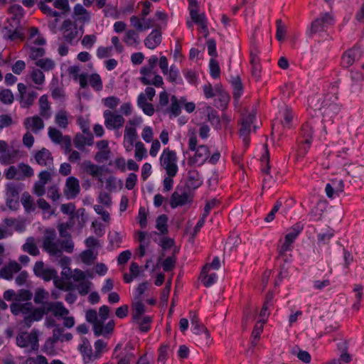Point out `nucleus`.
Here are the masks:
<instances>
[{
    "label": "nucleus",
    "mask_w": 364,
    "mask_h": 364,
    "mask_svg": "<svg viewBox=\"0 0 364 364\" xmlns=\"http://www.w3.org/2000/svg\"><path fill=\"white\" fill-rule=\"evenodd\" d=\"M334 24L335 18L331 12L321 13L317 18L312 21L310 26L307 28L306 36L309 38H313L316 34L326 32Z\"/></svg>",
    "instance_id": "nucleus-1"
},
{
    "label": "nucleus",
    "mask_w": 364,
    "mask_h": 364,
    "mask_svg": "<svg viewBox=\"0 0 364 364\" xmlns=\"http://www.w3.org/2000/svg\"><path fill=\"white\" fill-rule=\"evenodd\" d=\"M103 116L105 127L109 130L119 129L124 123V119L122 115L114 114L109 110H105Z\"/></svg>",
    "instance_id": "nucleus-10"
},
{
    "label": "nucleus",
    "mask_w": 364,
    "mask_h": 364,
    "mask_svg": "<svg viewBox=\"0 0 364 364\" xmlns=\"http://www.w3.org/2000/svg\"><path fill=\"white\" fill-rule=\"evenodd\" d=\"M210 75L213 79H218L220 76V68L218 62L212 58L209 62Z\"/></svg>",
    "instance_id": "nucleus-54"
},
{
    "label": "nucleus",
    "mask_w": 364,
    "mask_h": 364,
    "mask_svg": "<svg viewBox=\"0 0 364 364\" xmlns=\"http://www.w3.org/2000/svg\"><path fill=\"white\" fill-rule=\"evenodd\" d=\"M21 201L25 210L28 212L33 211L35 209L33 200L28 192L22 194Z\"/></svg>",
    "instance_id": "nucleus-51"
},
{
    "label": "nucleus",
    "mask_w": 364,
    "mask_h": 364,
    "mask_svg": "<svg viewBox=\"0 0 364 364\" xmlns=\"http://www.w3.org/2000/svg\"><path fill=\"white\" fill-rule=\"evenodd\" d=\"M124 42L128 46L136 47L140 43L138 33L134 30H128L124 35Z\"/></svg>",
    "instance_id": "nucleus-36"
},
{
    "label": "nucleus",
    "mask_w": 364,
    "mask_h": 364,
    "mask_svg": "<svg viewBox=\"0 0 364 364\" xmlns=\"http://www.w3.org/2000/svg\"><path fill=\"white\" fill-rule=\"evenodd\" d=\"M74 17L75 21H79L84 25L90 20V14L82 5L77 4L74 6L73 9Z\"/></svg>",
    "instance_id": "nucleus-29"
},
{
    "label": "nucleus",
    "mask_w": 364,
    "mask_h": 364,
    "mask_svg": "<svg viewBox=\"0 0 364 364\" xmlns=\"http://www.w3.org/2000/svg\"><path fill=\"white\" fill-rule=\"evenodd\" d=\"M209 266L205 265L200 272V279L205 287H210L218 281V275L215 272L209 273Z\"/></svg>",
    "instance_id": "nucleus-26"
},
{
    "label": "nucleus",
    "mask_w": 364,
    "mask_h": 364,
    "mask_svg": "<svg viewBox=\"0 0 364 364\" xmlns=\"http://www.w3.org/2000/svg\"><path fill=\"white\" fill-rule=\"evenodd\" d=\"M49 297V293L43 289H37L35 292L33 301L36 304H46V300Z\"/></svg>",
    "instance_id": "nucleus-47"
},
{
    "label": "nucleus",
    "mask_w": 364,
    "mask_h": 364,
    "mask_svg": "<svg viewBox=\"0 0 364 364\" xmlns=\"http://www.w3.org/2000/svg\"><path fill=\"white\" fill-rule=\"evenodd\" d=\"M195 155L191 158V163L198 166L203 165L209 158L210 151L207 146L200 145L195 150Z\"/></svg>",
    "instance_id": "nucleus-17"
},
{
    "label": "nucleus",
    "mask_w": 364,
    "mask_h": 364,
    "mask_svg": "<svg viewBox=\"0 0 364 364\" xmlns=\"http://www.w3.org/2000/svg\"><path fill=\"white\" fill-rule=\"evenodd\" d=\"M168 217L163 214L160 215L156 220V228L159 231V233L154 231L151 233V237L155 242H157V240L155 236L161 235H166L168 232Z\"/></svg>",
    "instance_id": "nucleus-21"
},
{
    "label": "nucleus",
    "mask_w": 364,
    "mask_h": 364,
    "mask_svg": "<svg viewBox=\"0 0 364 364\" xmlns=\"http://www.w3.org/2000/svg\"><path fill=\"white\" fill-rule=\"evenodd\" d=\"M21 156L20 151L11 146L3 155H0V163L4 165L14 164L18 161Z\"/></svg>",
    "instance_id": "nucleus-19"
},
{
    "label": "nucleus",
    "mask_w": 364,
    "mask_h": 364,
    "mask_svg": "<svg viewBox=\"0 0 364 364\" xmlns=\"http://www.w3.org/2000/svg\"><path fill=\"white\" fill-rule=\"evenodd\" d=\"M43 248L49 255L56 256L61 252L59 240H56V232L53 229L46 230L43 240Z\"/></svg>",
    "instance_id": "nucleus-6"
},
{
    "label": "nucleus",
    "mask_w": 364,
    "mask_h": 364,
    "mask_svg": "<svg viewBox=\"0 0 364 364\" xmlns=\"http://www.w3.org/2000/svg\"><path fill=\"white\" fill-rule=\"evenodd\" d=\"M277 26V32H276V38L279 41H282L284 38V36L286 33V27L284 24L282 23L281 19H277L276 21Z\"/></svg>",
    "instance_id": "nucleus-63"
},
{
    "label": "nucleus",
    "mask_w": 364,
    "mask_h": 364,
    "mask_svg": "<svg viewBox=\"0 0 364 364\" xmlns=\"http://www.w3.org/2000/svg\"><path fill=\"white\" fill-rule=\"evenodd\" d=\"M55 122L60 127V128H66L68 124V114L65 110H60L57 112L55 117Z\"/></svg>",
    "instance_id": "nucleus-50"
},
{
    "label": "nucleus",
    "mask_w": 364,
    "mask_h": 364,
    "mask_svg": "<svg viewBox=\"0 0 364 364\" xmlns=\"http://www.w3.org/2000/svg\"><path fill=\"white\" fill-rule=\"evenodd\" d=\"M23 29L21 24L11 23L4 28L3 32L4 38L11 41H15L17 39L23 40L24 34Z\"/></svg>",
    "instance_id": "nucleus-14"
},
{
    "label": "nucleus",
    "mask_w": 364,
    "mask_h": 364,
    "mask_svg": "<svg viewBox=\"0 0 364 364\" xmlns=\"http://www.w3.org/2000/svg\"><path fill=\"white\" fill-rule=\"evenodd\" d=\"M161 32L159 29H154L144 39L145 46L151 50L155 49L161 43Z\"/></svg>",
    "instance_id": "nucleus-23"
},
{
    "label": "nucleus",
    "mask_w": 364,
    "mask_h": 364,
    "mask_svg": "<svg viewBox=\"0 0 364 364\" xmlns=\"http://www.w3.org/2000/svg\"><path fill=\"white\" fill-rule=\"evenodd\" d=\"M303 230L304 225L301 222H298L290 228L289 232L285 235V237L289 240L294 242Z\"/></svg>",
    "instance_id": "nucleus-41"
},
{
    "label": "nucleus",
    "mask_w": 364,
    "mask_h": 364,
    "mask_svg": "<svg viewBox=\"0 0 364 364\" xmlns=\"http://www.w3.org/2000/svg\"><path fill=\"white\" fill-rule=\"evenodd\" d=\"M192 200L193 196L190 191H182L181 193L178 192V206L191 203Z\"/></svg>",
    "instance_id": "nucleus-60"
},
{
    "label": "nucleus",
    "mask_w": 364,
    "mask_h": 364,
    "mask_svg": "<svg viewBox=\"0 0 364 364\" xmlns=\"http://www.w3.org/2000/svg\"><path fill=\"white\" fill-rule=\"evenodd\" d=\"M39 113L40 115L46 119L50 117L49 110L50 109L48 97L46 95H42L39 99Z\"/></svg>",
    "instance_id": "nucleus-38"
},
{
    "label": "nucleus",
    "mask_w": 364,
    "mask_h": 364,
    "mask_svg": "<svg viewBox=\"0 0 364 364\" xmlns=\"http://www.w3.org/2000/svg\"><path fill=\"white\" fill-rule=\"evenodd\" d=\"M64 329L62 327L57 326L53 330V336L50 340L53 343L58 341L64 342L70 341L73 338V335L70 333H64Z\"/></svg>",
    "instance_id": "nucleus-32"
},
{
    "label": "nucleus",
    "mask_w": 364,
    "mask_h": 364,
    "mask_svg": "<svg viewBox=\"0 0 364 364\" xmlns=\"http://www.w3.org/2000/svg\"><path fill=\"white\" fill-rule=\"evenodd\" d=\"M362 56V50L360 48L354 46L346 50L341 57V65L343 68H348L355 61L358 60Z\"/></svg>",
    "instance_id": "nucleus-13"
},
{
    "label": "nucleus",
    "mask_w": 364,
    "mask_h": 364,
    "mask_svg": "<svg viewBox=\"0 0 364 364\" xmlns=\"http://www.w3.org/2000/svg\"><path fill=\"white\" fill-rule=\"evenodd\" d=\"M189 317L192 325V331L196 334L203 333L204 337L207 340L206 343H208L210 341V333L207 328L200 323L196 312L193 311H190Z\"/></svg>",
    "instance_id": "nucleus-15"
},
{
    "label": "nucleus",
    "mask_w": 364,
    "mask_h": 364,
    "mask_svg": "<svg viewBox=\"0 0 364 364\" xmlns=\"http://www.w3.org/2000/svg\"><path fill=\"white\" fill-rule=\"evenodd\" d=\"M14 97L9 89H2L0 91V101L4 105H11L14 102Z\"/></svg>",
    "instance_id": "nucleus-55"
},
{
    "label": "nucleus",
    "mask_w": 364,
    "mask_h": 364,
    "mask_svg": "<svg viewBox=\"0 0 364 364\" xmlns=\"http://www.w3.org/2000/svg\"><path fill=\"white\" fill-rule=\"evenodd\" d=\"M140 81L144 85H153L156 87H161L164 85L163 78L159 75H156L152 80H149L147 77H141Z\"/></svg>",
    "instance_id": "nucleus-48"
},
{
    "label": "nucleus",
    "mask_w": 364,
    "mask_h": 364,
    "mask_svg": "<svg viewBox=\"0 0 364 364\" xmlns=\"http://www.w3.org/2000/svg\"><path fill=\"white\" fill-rule=\"evenodd\" d=\"M338 100L337 92L328 93L325 95L324 100L323 102V106L330 108L334 112H338L340 109V107L335 102Z\"/></svg>",
    "instance_id": "nucleus-35"
},
{
    "label": "nucleus",
    "mask_w": 364,
    "mask_h": 364,
    "mask_svg": "<svg viewBox=\"0 0 364 364\" xmlns=\"http://www.w3.org/2000/svg\"><path fill=\"white\" fill-rule=\"evenodd\" d=\"M206 111L208 122L215 129H220L221 119L218 112L210 106L207 107Z\"/></svg>",
    "instance_id": "nucleus-34"
},
{
    "label": "nucleus",
    "mask_w": 364,
    "mask_h": 364,
    "mask_svg": "<svg viewBox=\"0 0 364 364\" xmlns=\"http://www.w3.org/2000/svg\"><path fill=\"white\" fill-rule=\"evenodd\" d=\"M233 87V96L235 98H239L242 95L243 86L242 81L239 77L233 78L232 80Z\"/></svg>",
    "instance_id": "nucleus-56"
},
{
    "label": "nucleus",
    "mask_w": 364,
    "mask_h": 364,
    "mask_svg": "<svg viewBox=\"0 0 364 364\" xmlns=\"http://www.w3.org/2000/svg\"><path fill=\"white\" fill-rule=\"evenodd\" d=\"M11 17L8 19V23L21 24V21L24 16V9L21 5L14 4L9 8Z\"/></svg>",
    "instance_id": "nucleus-24"
},
{
    "label": "nucleus",
    "mask_w": 364,
    "mask_h": 364,
    "mask_svg": "<svg viewBox=\"0 0 364 364\" xmlns=\"http://www.w3.org/2000/svg\"><path fill=\"white\" fill-rule=\"evenodd\" d=\"M23 250L32 256H37L39 254V250L31 237L28 238L23 245Z\"/></svg>",
    "instance_id": "nucleus-49"
},
{
    "label": "nucleus",
    "mask_w": 364,
    "mask_h": 364,
    "mask_svg": "<svg viewBox=\"0 0 364 364\" xmlns=\"http://www.w3.org/2000/svg\"><path fill=\"white\" fill-rule=\"evenodd\" d=\"M123 237L124 236L118 232H109L108 235V239L111 249L114 250L119 248L123 242Z\"/></svg>",
    "instance_id": "nucleus-42"
},
{
    "label": "nucleus",
    "mask_w": 364,
    "mask_h": 364,
    "mask_svg": "<svg viewBox=\"0 0 364 364\" xmlns=\"http://www.w3.org/2000/svg\"><path fill=\"white\" fill-rule=\"evenodd\" d=\"M314 129L310 122L304 123L299 133L297 159L303 158L308 153L314 140Z\"/></svg>",
    "instance_id": "nucleus-3"
},
{
    "label": "nucleus",
    "mask_w": 364,
    "mask_h": 364,
    "mask_svg": "<svg viewBox=\"0 0 364 364\" xmlns=\"http://www.w3.org/2000/svg\"><path fill=\"white\" fill-rule=\"evenodd\" d=\"M168 79L170 82H174L176 84H181L182 82V79L180 77L179 71L176 68L175 65L171 66L170 70L168 71Z\"/></svg>",
    "instance_id": "nucleus-58"
},
{
    "label": "nucleus",
    "mask_w": 364,
    "mask_h": 364,
    "mask_svg": "<svg viewBox=\"0 0 364 364\" xmlns=\"http://www.w3.org/2000/svg\"><path fill=\"white\" fill-rule=\"evenodd\" d=\"M81 169L93 178H100L102 176L104 168L92 164L90 161H84L80 165Z\"/></svg>",
    "instance_id": "nucleus-22"
},
{
    "label": "nucleus",
    "mask_w": 364,
    "mask_h": 364,
    "mask_svg": "<svg viewBox=\"0 0 364 364\" xmlns=\"http://www.w3.org/2000/svg\"><path fill=\"white\" fill-rule=\"evenodd\" d=\"M97 200L99 203L106 208H109L112 205V198L110 194L105 191H101L99 193Z\"/></svg>",
    "instance_id": "nucleus-61"
},
{
    "label": "nucleus",
    "mask_w": 364,
    "mask_h": 364,
    "mask_svg": "<svg viewBox=\"0 0 364 364\" xmlns=\"http://www.w3.org/2000/svg\"><path fill=\"white\" fill-rule=\"evenodd\" d=\"M93 135L91 132L86 134H77L74 138L73 143L77 149L80 151L85 150V146H92L93 144Z\"/></svg>",
    "instance_id": "nucleus-18"
},
{
    "label": "nucleus",
    "mask_w": 364,
    "mask_h": 364,
    "mask_svg": "<svg viewBox=\"0 0 364 364\" xmlns=\"http://www.w3.org/2000/svg\"><path fill=\"white\" fill-rule=\"evenodd\" d=\"M68 309L61 301H49L45 305L31 310V316L35 321H41L44 315L52 313L53 316H63L66 314Z\"/></svg>",
    "instance_id": "nucleus-2"
},
{
    "label": "nucleus",
    "mask_w": 364,
    "mask_h": 364,
    "mask_svg": "<svg viewBox=\"0 0 364 364\" xmlns=\"http://www.w3.org/2000/svg\"><path fill=\"white\" fill-rule=\"evenodd\" d=\"M60 30L62 32L63 40L70 45H75L82 36L84 26L81 25L78 28L75 23L70 19H66L63 22Z\"/></svg>",
    "instance_id": "nucleus-4"
},
{
    "label": "nucleus",
    "mask_w": 364,
    "mask_h": 364,
    "mask_svg": "<svg viewBox=\"0 0 364 364\" xmlns=\"http://www.w3.org/2000/svg\"><path fill=\"white\" fill-rule=\"evenodd\" d=\"M75 209V206L70 203L63 204L60 208V210L63 213L70 215V221H72L74 218H76L79 220V224L80 227H82L87 219V217L85 215V209H79L74 214Z\"/></svg>",
    "instance_id": "nucleus-12"
},
{
    "label": "nucleus",
    "mask_w": 364,
    "mask_h": 364,
    "mask_svg": "<svg viewBox=\"0 0 364 364\" xmlns=\"http://www.w3.org/2000/svg\"><path fill=\"white\" fill-rule=\"evenodd\" d=\"M78 350L82 356L85 363H89L97 360L92 346L86 338H82L81 339V343L78 346Z\"/></svg>",
    "instance_id": "nucleus-16"
},
{
    "label": "nucleus",
    "mask_w": 364,
    "mask_h": 364,
    "mask_svg": "<svg viewBox=\"0 0 364 364\" xmlns=\"http://www.w3.org/2000/svg\"><path fill=\"white\" fill-rule=\"evenodd\" d=\"M80 183H66L64 194L68 199L75 198L80 191Z\"/></svg>",
    "instance_id": "nucleus-44"
},
{
    "label": "nucleus",
    "mask_w": 364,
    "mask_h": 364,
    "mask_svg": "<svg viewBox=\"0 0 364 364\" xmlns=\"http://www.w3.org/2000/svg\"><path fill=\"white\" fill-rule=\"evenodd\" d=\"M23 364H48V362L45 356L39 355L36 358H28Z\"/></svg>",
    "instance_id": "nucleus-64"
},
{
    "label": "nucleus",
    "mask_w": 364,
    "mask_h": 364,
    "mask_svg": "<svg viewBox=\"0 0 364 364\" xmlns=\"http://www.w3.org/2000/svg\"><path fill=\"white\" fill-rule=\"evenodd\" d=\"M38 9L45 14L50 17H58L60 16V13L53 10L50 7L47 6L45 2L42 0L37 3Z\"/></svg>",
    "instance_id": "nucleus-57"
},
{
    "label": "nucleus",
    "mask_w": 364,
    "mask_h": 364,
    "mask_svg": "<svg viewBox=\"0 0 364 364\" xmlns=\"http://www.w3.org/2000/svg\"><path fill=\"white\" fill-rule=\"evenodd\" d=\"M14 123L12 117L8 114H0V132Z\"/></svg>",
    "instance_id": "nucleus-62"
},
{
    "label": "nucleus",
    "mask_w": 364,
    "mask_h": 364,
    "mask_svg": "<svg viewBox=\"0 0 364 364\" xmlns=\"http://www.w3.org/2000/svg\"><path fill=\"white\" fill-rule=\"evenodd\" d=\"M35 65L45 72L50 71L55 67V62L48 58H39L35 62Z\"/></svg>",
    "instance_id": "nucleus-40"
},
{
    "label": "nucleus",
    "mask_w": 364,
    "mask_h": 364,
    "mask_svg": "<svg viewBox=\"0 0 364 364\" xmlns=\"http://www.w3.org/2000/svg\"><path fill=\"white\" fill-rule=\"evenodd\" d=\"M17 345L21 348L31 347V350H37L38 348V334L32 331L30 333H22L16 338Z\"/></svg>",
    "instance_id": "nucleus-7"
},
{
    "label": "nucleus",
    "mask_w": 364,
    "mask_h": 364,
    "mask_svg": "<svg viewBox=\"0 0 364 364\" xmlns=\"http://www.w3.org/2000/svg\"><path fill=\"white\" fill-rule=\"evenodd\" d=\"M95 355L96 359H99L102 357V354L107 351V343L102 339H98L95 342Z\"/></svg>",
    "instance_id": "nucleus-45"
},
{
    "label": "nucleus",
    "mask_w": 364,
    "mask_h": 364,
    "mask_svg": "<svg viewBox=\"0 0 364 364\" xmlns=\"http://www.w3.org/2000/svg\"><path fill=\"white\" fill-rule=\"evenodd\" d=\"M89 82L90 86L96 91H100L103 87L102 79L100 75L97 73H93L90 75Z\"/></svg>",
    "instance_id": "nucleus-53"
},
{
    "label": "nucleus",
    "mask_w": 364,
    "mask_h": 364,
    "mask_svg": "<svg viewBox=\"0 0 364 364\" xmlns=\"http://www.w3.org/2000/svg\"><path fill=\"white\" fill-rule=\"evenodd\" d=\"M32 81L38 85H41L45 82V75L43 71L38 68H33L31 73Z\"/></svg>",
    "instance_id": "nucleus-52"
},
{
    "label": "nucleus",
    "mask_w": 364,
    "mask_h": 364,
    "mask_svg": "<svg viewBox=\"0 0 364 364\" xmlns=\"http://www.w3.org/2000/svg\"><path fill=\"white\" fill-rule=\"evenodd\" d=\"M145 306L141 300L133 302L132 304V320L138 321L145 313Z\"/></svg>",
    "instance_id": "nucleus-37"
},
{
    "label": "nucleus",
    "mask_w": 364,
    "mask_h": 364,
    "mask_svg": "<svg viewBox=\"0 0 364 364\" xmlns=\"http://www.w3.org/2000/svg\"><path fill=\"white\" fill-rule=\"evenodd\" d=\"M24 126L27 129H31L34 133H37L44 127L43 119L38 116L27 117L24 121Z\"/></svg>",
    "instance_id": "nucleus-28"
},
{
    "label": "nucleus",
    "mask_w": 364,
    "mask_h": 364,
    "mask_svg": "<svg viewBox=\"0 0 364 364\" xmlns=\"http://www.w3.org/2000/svg\"><path fill=\"white\" fill-rule=\"evenodd\" d=\"M153 321V318L150 316H141V318L136 321L139 325L140 331L147 333L151 330V325Z\"/></svg>",
    "instance_id": "nucleus-43"
},
{
    "label": "nucleus",
    "mask_w": 364,
    "mask_h": 364,
    "mask_svg": "<svg viewBox=\"0 0 364 364\" xmlns=\"http://www.w3.org/2000/svg\"><path fill=\"white\" fill-rule=\"evenodd\" d=\"M48 134L50 140L55 144H61L64 139L62 132L55 127H50L48 128Z\"/></svg>",
    "instance_id": "nucleus-46"
},
{
    "label": "nucleus",
    "mask_w": 364,
    "mask_h": 364,
    "mask_svg": "<svg viewBox=\"0 0 364 364\" xmlns=\"http://www.w3.org/2000/svg\"><path fill=\"white\" fill-rule=\"evenodd\" d=\"M21 269V267L17 262H9L8 264L0 269V278L11 280L13 279L14 274L18 272Z\"/></svg>",
    "instance_id": "nucleus-20"
},
{
    "label": "nucleus",
    "mask_w": 364,
    "mask_h": 364,
    "mask_svg": "<svg viewBox=\"0 0 364 364\" xmlns=\"http://www.w3.org/2000/svg\"><path fill=\"white\" fill-rule=\"evenodd\" d=\"M197 0H188V9L192 21L199 25L204 31H207V22L205 14H199Z\"/></svg>",
    "instance_id": "nucleus-9"
},
{
    "label": "nucleus",
    "mask_w": 364,
    "mask_h": 364,
    "mask_svg": "<svg viewBox=\"0 0 364 364\" xmlns=\"http://www.w3.org/2000/svg\"><path fill=\"white\" fill-rule=\"evenodd\" d=\"M93 208L97 214L101 215V218L105 223H109L111 220L110 214L105 207L102 205L97 204L95 205Z\"/></svg>",
    "instance_id": "nucleus-59"
},
{
    "label": "nucleus",
    "mask_w": 364,
    "mask_h": 364,
    "mask_svg": "<svg viewBox=\"0 0 364 364\" xmlns=\"http://www.w3.org/2000/svg\"><path fill=\"white\" fill-rule=\"evenodd\" d=\"M166 112L171 114V117H176L181 112L180 102L176 95H172L171 97V105L166 109Z\"/></svg>",
    "instance_id": "nucleus-39"
},
{
    "label": "nucleus",
    "mask_w": 364,
    "mask_h": 364,
    "mask_svg": "<svg viewBox=\"0 0 364 364\" xmlns=\"http://www.w3.org/2000/svg\"><path fill=\"white\" fill-rule=\"evenodd\" d=\"M17 87L19 92V102L21 107L24 108L31 107L37 98V92L32 90L27 93L26 86L23 83H18Z\"/></svg>",
    "instance_id": "nucleus-11"
},
{
    "label": "nucleus",
    "mask_w": 364,
    "mask_h": 364,
    "mask_svg": "<svg viewBox=\"0 0 364 364\" xmlns=\"http://www.w3.org/2000/svg\"><path fill=\"white\" fill-rule=\"evenodd\" d=\"M343 191V183H327L325 188L327 197L331 200L339 196Z\"/></svg>",
    "instance_id": "nucleus-31"
},
{
    "label": "nucleus",
    "mask_w": 364,
    "mask_h": 364,
    "mask_svg": "<svg viewBox=\"0 0 364 364\" xmlns=\"http://www.w3.org/2000/svg\"><path fill=\"white\" fill-rule=\"evenodd\" d=\"M35 159L39 165L43 166L50 167L53 165L51 153L46 148H42L40 151L36 152Z\"/></svg>",
    "instance_id": "nucleus-25"
},
{
    "label": "nucleus",
    "mask_w": 364,
    "mask_h": 364,
    "mask_svg": "<svg viewBox=\"0 0 364 364\" xmlns=\"http://www.w3.org/2000/svg\"><path fill=\"white\" fill-rule=\"evenodd\" d=\"M273 295L271 293H268L266 295L265 300L263 303L262 307L259 314V320L267 322L268 318L271 314V308L273 306Z\"/></svg>",
    "instance_id": "nucleus-27"
},
{
    "label": "nucleus",
    "mask_w": 364,
    "mask_h": 364,
    "mask_svg": "<svg viewBox=\"0 0 364 364\" xmlns=\"http://www.w3.org/2000/svg\"><path fill=\"white\" fill-rule=\"evenodd\" d=\"M160 161L161 166L165 168L168 177L164 178V183L173 182L171 177L174 176L177 171L178 167L176 165L177 157L176 154L173 151L169 150L168 148L165 149L161 155Z\"/></svg>",
    "instance_id": "nucleus-5"
},
{
    "label": "nucleus",
    "mask_w": 364,
    "mask_h": 364,
    "mask_svg": "<svg viewBox=\"0 0 364 364\" xmlns=\"http://www.w3.org/2000/svg\"><path fill=\"white\" fill-rule=\"evenodd\" d=\"M349 149L343 147L341 150L333 151L327 147L323 151V155L329 159L331 165L346 164L345 161L348 159Z\"/></svg>",
    "instance_id": "nucleus-8"
},
{
    "label": "nucleus",
    "mask_w": 364,
    "mask_h": 364,
    "mask_svg": "<svg viewBox=\"0 0 364 364\" xmlns=\"http://www.w3.org/2000/svg\"><path fill=\"white\" fill-rule=\"evenodd\" d=\"M18 181H24L33 176V168L28 164L21 163L17 165Z\"/></svg>",
    "instance_id": "nucleus-33"
},
{
    "label": "nucleus",
    "mask_w": 364,
    "mask_h": 364,
    "mask_svg": "<svg viewBox=\"0 0 364 364\" xmlns=\"http://www.w3.org/2000/svg\"><path fill=\"white\" fill-rule=\"evenodd\" d=\"M215 91L218 97L215 100V106L221 110H225L230 101V95L222 90L218 85L215 86Z\"/></svg>",
    "instance_id": "nucleus-30"
}]
</instances>
